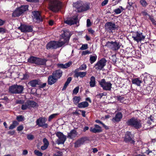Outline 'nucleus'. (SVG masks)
Wrapping results in <instances>:
<instances>
[{"instance_id": "f257e3e1", "label": "nucleus", "mask_w": 156, "mask_h": 156, "mask_svg": "<svg viewBox=\"0 0 156 156\" xmlns=\"http://www.w3.org/2000/svg\"><path fill=\"white\" fill-rule=\"evenodd\" d=\"M126 123L128 126H131L137 129L141 128L142 126L141 120L134 117L128 120Z\"/></svg>"}, {"instance_id": "f03ea898", "label": "nucleus", "mask_w": 156, "mask_h": 156, "mask_svg": "<svg viewBox=\"0 0 156 156\" xmlns=\"http://www.w3.org/2000/svg\"><path fill=\"white\" fill-rule=\"evenodd\" d=\"M62 6L61 2L58 0H49V8L53 12L59 11Z\"/></svg>"}, {"instance_id": "7ed1b4c3", "label": "nucleus", "mask_w": 156, "mask_h": 156, "mask_svg": "<svg viewBox=\"0 0 156 156\" xmlns=\"http://www.w3.org/2000/svg\"><path fill=\"white\" fill-rule=\"evenodd\" d=\"M23 90L24 87L23 86L14 84L9 87V91L12 94H20L23 93Z\"/></svg>"}, {"instance_id": "20e7f679", "label": "nucleus", "mask_w": 156, "mask_h": 156, "mask_svg": "<svg viewBox=\"0 0 156 156\" xmlns=\"http://www.w3.org/2000/svg\"><path fill=\"white\" fill-rule=\"evenodd\" d=\"M73 6L76 9L77 11L79 12L86 11L89 8L88 5L81 1H78L74 3Z\"/></svg>"}, {"instance_id": "39448f33", "label": "nucleus", "mask_w": 156, "mask_h": 156, "mask_svg": "<svg viewBox=\"0 0 156 156\" xmlns=\"http://www.w3.org/2000/svg\"><path fill=\"white\" fill-rule=\"evenodd\" d=\"M64 43L62 41H51L47 44L46 48L47 49L56 48L64 45Z\"/></svg>"}, {"instance_id": "423d86ee", "label": "nucleus", "mask_w": 156, "mask_h": 156, "mask_svg": "<svg viewBox=\"0 0 156 156\" xmlns=\"http://www.w3.org/2000/svg\"><path fill=\"white\" fill-rule=\"evenodd\" d=\"M27 5H22L17 9L13 13L12 16L13 17H18L20 16L22 14L28 9Z\"/></svg>"}, {"instance_id": "0eeeda50", "label": "nucleus", "mask_w": 156, "mask_h": 156, "mask_svg": "<svg viewBox=\"0 0 156 156\" xmlns=\"http://www.w3.org/2000/svg\"><path fill=\"white\" fill-rule=\"evenodd\" d=\"M99 83L103 89L106 90H110L112 84L110 82H106L104 79H102Z\"/></svg>"}, {"instance_id": "6e6552de", "label": "nucleus", "mask_w": 156, "mask_h": 156, "mask_svg": "<svg viewBox=\"0 0 156 156\" xmlns=\"http://www.w3.org/2000/svg\"><path fill=\"white\" fill-rule=\"evenodd\" d=\"M37 105L35 102L28 101L24 104H23L21 107V109L23 110H25L27 109H30L32 108H34Z\"/></svg>"}, {"instance_id": "1a4fd4ad", "label": "nucleus", "mask_w": 156, "mask_h": 156, "mask_svg": "<svg viewBox=\"0 0 156 156\" xmlns=\"http://www.w3.org/2000/svg\"><path fill=\"white\" fill-rule=\"evenodd\" d=\"M106 46L113 50H117L120 47L119 43L117 42H108L105 45Z\"/></svg>"}, {"instance_id": "9d476101", "label": "nucleus", "mask_w": 156, "mask_h": 156, "mask_svg": "<svg viewBox=\"0 0 156 156\" xmlns=\"http://www.w3.org/2000/svg\"><path fill=\"white\" fill-rule=\"evenodd\" d=\"M106 62L107 61L106 59L103 58L97 62L94 67L97 70H102L106 65Z\"/></svg>"}, {"instance_id": "9b49d317", "label": "nucleus", "mask_w": 156, "mask_h": 156, "mask_svg": "<svg viewBox=\"0 0 156 156\" xmlns=\"http://www.w3.org/2000/svg\"><path fill=\"white\" fill-rule=\"evenodd\" d=\"M46 121L47 119L45 118L41 117L37 119L36 123L39 126L46 128L48 126V125L46 123Z\"/></svg>"}, {"instance_id": "f8f14e48", "label": "nucleus", "mask_w": 156, "mask_h": 156, "mask_svg": "<svg viewBox=\"0 0 156 156\" xmlns=\"http://www.w3.org/2000/svg\"><path fill=\"white\" fill-rule=\"evenodd\" d=\"M132 37L134 40L136 41L137 42L141 41L144 40L145 38V36L143 35L142 33L140 32H134L133 34Z\"/></svg>"}, {"instance_id": "ddd939ff", "label": "nucleus", "mask_w": 156, "mask_h": 156, "mask_svg": "<svg viewBox=\"0 0 156 156\" xmlns=\"http://www.w3.org/2000/svg\"><path fill=\"white\" fill-rule=\"evenodd\" d=\"M89 140L87 137H83L78 139L74 143V147L76 148L80 147Z\"/></svg>"}, {"instance_id": "4468645a", "label": "nucleus", "mask_w": 156, "mask_h": 156, "mask_svg": "<svg viewBox=\"0 0 156 156\" xmlns=\"http://www.w3.org/2000/svg\"><path fill=\"white\" fill-rule=\"evenodd\" d=\"M56 136L58 137V144H63L66 140V136L61 132H57L56 133Z\"/></svg>"}, {"instance_id": "2eb2a0df", "label": "nucleus", "mask_w": 156, "mask_h": 156, "mask_svg": "<svg viewBox=\"0 0 156 156\" xmlns=\"http://www.w3.org/2000/svg\"><path fill=\"white\" fill-rule=\"evenodd\" d=\"M18 29L23 32H31L33 31V27L32 26L24 25H21L18 27Z\"/></svg>"}, {"instance_id": "dca6fc26", "label": "nucleus", "mask_w": 156, "mask_h": 156, "mask_svg": "<svg viewBox=\"0 0 156 156\" xmlns=\"http://www.w3.org/2000/svg\"><path fill=\"white\" fill-rule=\"evenodd\" d=\"M116 27L115 24L111 22H108L105 25V29L110 32H112V31L115 30Z\"/></svg>"}, {"instance_id": "f3484780", "label": "nucleus", "mask_w": 156, "mask_h": 156, "mask_svg": "<svg viewBox=\"0 0 156 156\" xmlns=\"http://www.w3.org/2000/svg\"><path fill=\"white\" fill-rule=\"evenodd\" d=\"M70 33L69 32L66 31L64 32V33L62 34V37L61 38V40L62 41L64 42V44L67 43L69 41L70 37Z\"/></svg>"}, {"instance_id": "a211bd4d", "label": "nucleus", "mask_w": 156, "mask_h": 156, "mask_svg": "<svg viewBox=\"0 0 156 156\" xmlns=\"http://www.w3.org/2000/svg\"><path fill=\"white\" fill-rule=\"evenodd\" d=\"M78 21V18L77 16H74L71 18H70L64 21V23L69 25H72L75 24H76Z\"/></svg>"}, {"instance_id": "6ab92c4d", "label": "nucleus", "mask_w": 156, "mask_h": 156, "mask_svg": "<svg viewBox=\"0 0 156 156\" xmlns=\"http://www.w3.org/2000/svg\"><path fill=\"white\" fill-rule=\"evenodd\" d=\"M32 13L34 16L33 19L34 21L36 22H40L42 21V20L39 12L34 11Z\"/></svg>"}, {"instance_id": "aec40b11", "label": "nucleus", "mask_w": 156, "mask_h": 156, "mask_svg": "<svg viewBox=\"0 0 156 156\" xmlns=\"http://www.w3.org/2000/svg\"><path fill=\"white\" fill-rule=\"evenodd\" d=\"M90 131L93 133H96L101 132L102 129L100 126L95 124L94 125V127L90 128Z\"/></svg>"}, {"instance_id": "412c9836", "label": "nucleus", "mask_w": 156, "mask_h": 156, "mask_svg": "<svg viewBox=\"0 0 156 156\" xmlns=\"http://www.w3.org/2000/svg\"><path fill=\"white\" fill-rule=\"evenodd\" d=\"M130 132H126L124 138V141L126 143L129 142L131 144H133L135 141L132 140Z\"/></svg>"}, {"instance_id": "4be33fe9", "label": "nucleus", "mask_w": 156, "mask_h": 156, "mask_svg": "<svg viewBox=\"0 0 156 156\" xmlns=\"http://www.w3.org/2000/svg\"><path fill=\"white\" fill-rule=\"evenodd\" d=\"M57 80L58 79L52 75H50L48 78V84L49 85H52L55 83Z\"/></svg>"}, {"instance_id": "5701e85b", "label": "nucleus", "mask_w": 156, "mask_h": 156, "mask_svg": "<svg viewBox=\"0 0 156 156\" xmlns=\"http://www.w3.org/2000/svg\"><path fill=\"white\" fill-rule=\"evenodd\" d=\"M62 71L61 70L58 69L54 71L52 75L58 80L62 76Z\"/></svg>"}, {"instance_id": "b1692460", "label": "nucleus", "mask_w": 156, "mask_h": 156, "mask_svg": "<svg viewBox=\"0 0 156 156\" xmlns=\"http://www.w3.org/2000/svg\"><path fill=\"white\" fill-rule=\"evenodd\" d=\"M77 135V131L74 129H73L68 133L67 137L69 139H73L76 137Z\"/></svg>"}, {"instance_id": "393cba45", "label": "nucleus", "mask_w": 156, "mask_h": 156, "mask_svg": "<svg viewBox=\"0 0 156 156\" xmlns=\"http://www.w3.org/2000/svg\"><path fill=\"white\" fill-rule=\"evenodd\" d=\"M122 114L121 112L117 113L115 116L112 119V121L114 122L119 121L122 118Z\"/></svg>"}, {"instance_id": "a878e982", "label": "nucleus", "mask_w": 156, "mask_h": 156, "mask_svg": "<svg viewBox=\"0 0 156 156\" xmlns=\"http://www.w3.org/2000/svg\"><path fill=\"white\" fill-rule=\"evenodd\" d=\"M72 62H69L65 64L63 63L58 64L57 65L58 66L61 68L66 69L70 66L72 65Z\"/></svg>"}, {"instance_id": "bb28decb", "label": "nucleus", "mask_w": 156, "mask_h": 156, "mask_svg": "<svg viewBox=\"0 0 156 156\" xmlns=\"http://www.w3.org/2000/svg\"><path fill=\"white\" fill-rule=\"evenodd\" d=\"M39 80H34L28 82V84L32 87H36L37 85L39 84Z\"/></svg>"}, {"instance_id": "cd10ccee", "label": "nucleus", "mask_w": 156, "mask_h": 156, "mask_svg": "<svg viewBox=\"0 0 156 156\" xmlns=\"http://www.w3.org/2000/svg\"><path fill=\"white\" fill-rule=\"evenodd\" d=\"M38 58L35 57L31 56L28 58V61L29 62L37 64Z\"/></svg>"}, {"instance_id": "c85d7f7f", "label": "nucleus", "mask_w": 156, "mask_h": 156, "mask_svg": "<svg viewBox=\"0 0 156 156\" xmlns=\"http://www.w3.org/2000/svg\"><path fill=\"white\" fill-rule=\"evenodd\" d=\"M43 141L44 143V145L41 147V149L42 150H44L48 147L49 145V143L47 140L45 138L43 139Z\"/></svg>"}, {"instance_id": "c756f323", "label": "nucleus", "mask_w": 156, "mask_h": 156, "mask_svg": "<svg viewBox=\"0 0 156 156\" xmlns=\"http://www.w3.org/2000/svg\"><path fill=\"white\" fill-rule=\"evenodd\" d=\"M89 105L87 101H83L78 105V107L80 108H85L87 107Z\"/></svg>"}, {"instance_id": "7c9ffc66", "label": "nucleus", "mask_w": 156, "mask_h": 156, "mask_svg": "<svg viewBox=\"0 0 156 156\" xmlns=\"http://www.w3.org/2000/svg\"><path fill=\"white\" fill-rule=\"evenodd\" d=\"M132 82L133 84H135L137 86H140L142 81L140 80L138 78H135L132 79Z\"/></svg>"}, {"instance_id": "2f4dec72", "label": "nucleus", "mask_w": 156, "mask_h": 156, "mask_svg": "<svg viewBox=\"0 0 156 156\" xmlns=\"http://www.w3.org/2000/svg\"><path fill=\"white\" fill-rule=\"evenodd\" d=\"M47 60L45 59H42L39 58H38L37 64L44 65H45L46 62Z\"/></svg>"}, {"instance_id": "473e14b6", "label": "nucleus", "mask_w": 156, "mask_h": 156, "mask_svg": "<svg viewBox=\"0 0 156 156\" xmlns=\"http://www.w3.org/2000/svg\"><path fill=\"white\" fill-rule=\"evenodd\" d=\"M90 86L91 87H93L95 86V79L94 76H92L91 77L90 82Z\"/></svg>"}, {"instance_id": "72a5a7b5", "label": "nucleus", "mask_w": 156, "mask_h": 156, "mask_svg": "<svg viewBox=\"0 0 156 156\" xmlns=\"http://www.w3.org/2000/svg\"><path fill=\"white\" fill-rule=\"evenodd\" d=\"M81 98L80 97L75 96L73 98V102L75 105H77L80 101Z\"/></svg>"}, {"instance_id": "f704fd0d", "label": "nucleus", "mask_w": 156, "mask_h": 156, "mask_svg": "<svg viewBox=\"0 0 156 156\" xmlns=\"http://www.w3.org/2000/svg\"><path fill=\"white\" fill-rule=\"evenodd\" d=\"M71 80L72 78L71 77H69L67 79V81L65 83L64 86L62 89V90H64L66 89L68 85L71 81Z\"/></svg>"}, {"instance_id": "c9c22d12", "label": "nucleus", "mask_w": 156, "mask_h": 156, "mask_svg": "<svg viewBox=\"0 0 156 156\" xmlns=\"http://www.w3.org/2000/svg\"><path fill=\"white\" fill-rule=\"evenodd\" d=\"M87 74V72H79L77 73L76 74V76L80 77L81 78H83Z\"/></svg>"}, {"instance_id": "e433bc0d", "label": "nucleus", "mask_w": 156, "mask_h": 156, "mask_svg": "<svg viewBox=\"0 0 156 156\" xmlns=\"http://www.w3.org/2000/svg\"><path fill=\"white\" fill-rule=\"evenodd\" d=\"M124 10L122 6H120L119 8L115 9L114 10V12L116 14L120 13Z\"/></svg>"}, {"instance_id": "4c0bfd02", "label": "nucleus", "mask_w": 156, "mask_h": 156, "mask_svg": "<svg viewBox=\"0 0 156 156\" xmlns=\"http://www.w3.org/2000/svg\"><path fill=\"white\" fill-rule=\"evenodd\" d=\"M97 56H91L90 58V61L91 64L95 62L97 59Z\"/></svg>"}, {"instance_id": "58836bf2", "label": "nucleus", "mask_w": 156, "mask_h": 156, "mask_svg": "<svg viewBox=\"0 0 156 156\" xmlns=\"http://www.w3.org/2000/svg\"><path fill=\"white\" fill-rule=\"evenodd\" d=\"M140 2L142 6L144 7H146L148 5V3L145 0H141Z\"/></svg>"}, {"instance_id": "ea45409f", "label": "nucleus", "mask_w": 156, "mask_h": 156, "mask_svg": "<svg viewBox=\"0 0 156 156\" xmlns=\"http://www.w3.org/2000/svg\"><path fill=\"white\" fill-rule=\"evenodd\" d=\"M128 5L127 6V8L129 9H130L132 8H133V7L132 6V5L133 3L131 1H130L129 0H128Z\"/></svg>"}, {"instance_id": "a19ab883", "label": "nucleus", "mask_w": 156, "mask_h": 156, "mask_svg": "<svg viewBox=\"0 0 156 156\" xmlns=\"http://www.w3.org/2000/svg\"><path fill=\"white\" fill-rule=\"evenodd\" d=\"M58 115V114L57 113H55L51 115L49 117L48 121H50L52 119L55 118V117L57 115Z\"/></svg>"}, {"instance_id": "79ce46f5", "label": "nucleus", "mask_w": 156, "mask_h": 156, "mask_svg": "<svg viewBox=\"0 0 156 156\" xmlns=\"http://www.w3.org/2000/svg\"><path fill=\"white\" fill-rule=\"evenodd\" d=\"M141 13L144 16H146L147 18V16H148V17H149L150 16L148 14L147 11L146 10L142 11L141 12Z\"/></svg>"}, {"instance_id": "37998d69", "label": "nucleus", "mask_w": 156, "mask_h": 156, "mask_svg": "<svg viewBox=\"0 0 156 156\" xmlns=\"http://www.w3.org/2000/svg\"><path fill=\"white\" fill-rule=\"evenodd\" d=\"M86 68V65L85 64H83L79 68V69L80 70H83L85 69Z\"/></svg>"}, {"instance_id": "c03bdc74", "label": "nucleus", "mask_w": 156, "mask_h": 156, "mask_svg": "<svg viewBox=\"0 0 156 156\" xmlns=\"http://www.w3.org/2000/svg\"><path fill=\"white\" fill-rule=\"evenodd\" d=\"M34 153L36 155L38 156H42L43 155V154L41 152L37 150H35L34 151Z\"/></svg>"}, {"instance_id": "a18cd8bd", "label": "nucleus", "mask_w": 156, "mask_h": 156, "mask_svg": "<svg viewBox=\"0 0 156 156\" xmlns=\"http://www.w3.org/2000/svg\"><path fill=\"white\" fill-rule=\"evenodd\" d=\"M79 89V87H76L74 89L73 94H76L78 92Z\"/></svg>"}, {"instance_id": "49530a36", "label": "nucleus", "mask_w": 156, "mask_h": 156, "mask_svg": "<svg viewBox=\"0 0 156 156\" xmlns=\"http://www.w3.org/2000/svg\"><path fill=\"white\" fill-rule=\"evenodd\" d=\"M149 18L151 20L153 24L156 25V21L152 17L150 16Z\"/></svg>"}, {"instance_id": "de8ad7c7", "label": "nucleus", "mask_w": 156, "mask_h": 156, "mask_svg": "<svg viewBox=\"0 0 156 156\" xmlns=\"http://www.w3.org/2000/svg\"><path fill=\"white\" fill-rule=\"evenodd\" d=\"M88 48V45L87 44H84L82 45L80 49L81 50H84L87 49Z\"/></svg>"}, {"instance_id": "09e8293b", "label": "nucleus", "mask_w": 156, "mask_h": 156, "mask_svg": "<svg viewBox=\"0 0 156 156\" xmlns=\"http://www.w3.org/2000/svg\"><path fill=\"white\" fill-rule=\"evenodd\" d=\"M27 138L29 140H32L34 139V137L31 134H28L27 136Z\"/></svg>"}, {"instance_id": "8fccbe9b", "label": "nucleus", "mask_w": 156, "mask_h": 156, "mask_svg": "<svg viewBox=\"0 0 156 156\" xmlns=\"http://www.w3.org/2000/svg\"><path fill=\"white\" fill-rule=\"evenodd\" d=\"M62 152L60 151H58L56 153L54 154V156H61L62 155Z\"/></svg>"}, {"instance_id": "3c124183", "label": "nucleus", "mask_w": 156, "mask_h": 156, "mask_svg": "<svg viewBox=\"0 0 156 156\" xmlns=\"http://www.w3.org/2000/svg\"><path fill=\"white\" fill-rule=\"evenodd\" d=\"M16 119L18 121H21L23 120V117L22 115H19L17 117Z\"/></svg>"}, {"instance_id": "603ef678", "label": "nucleus", "mask_w": 156, "mask_h": 156, "mask_svg": "<svg viewBox=\"0 0 156 156\" xmlns=\"http://www.w3.org/2000/svg\"><path fill=\"white\" fill-rule=\"evenodd\" d=\"M15 132L14 130L9 131L7 133V134L12 136L14 134Z\"/></svg>"}, {"instance_id": "864d4df0", "label": "nucleus", "mask_w": 156, "mask_h": 156, "mask_svg": "<svg viewBox=\"0 0 156 156\" xmlns=\"http://www.w3.org/2000/svg\"><path fill=\"white\" fill-rule=\"evenodd\" d=\"M23 125H20L17 128V130L18 131H20L23 130Z\"/></svg>"}, {"instance_id": "5fc2aeb1", "label": "nucleus", "mask_w": 156, "mask_h": 156, "mask_svg": "<svg viewBox=\"0 0 156 156\" xmlns=\"http://www.w3.org/2000/svg\"><path fill=\"white\" fill-rule=\"evenodd\" d=\"M24 101L23 100H17L16 102V104H23L24 103Z\"/></svg>"}, {"instance_id": "6e6d98bb", "label": "nucleus", "mask_w": 156, "mask_h": 156, "mask_svg": "<svg viewBox=\"0 0 156 156\" xmlns=\"http://www.w3.org/2000/svg\"><path fill=\"white\" fill-rule=\"evenodd\" d=\"M87 26L88 27H90L91 25V23L90 21V20L89 19H87Z\"/></svg>"}, {"instance_id": "4d7b16f0", "label": "nucleus", "mask_w": 156, "mask_h": 156, "mask_svg": "<svg viewBox=\"0 0 156 156\" xmlns=\"http://www.w3.org/2000/svg\"><path fill=\"white\" fill-rule=\"evenodd\" d=\"M108 2V0H104L101 3V5L104 6Z\"/></svg>"}, {"instance_id": "13d9d810", "label": "nucleus", "mask_w": 156, "mask_h": 156, "mask_svg": "<svg viewBox=\"0 0 156 156\" xmlns=\"http://www.w3.org/2000/svg\"><path fill=\"white\" fill-rule=\"evenodd\" d=\"M29 77V76L28 74L26 73L23 74V80H25L27 79Z\"/></svg>"}, {"instance_id": "bf43d9fd", "label": "nucleus", "mask_w": 156, "mask_h": 156, "mask_svg": "<svg viewBox=\"0 0 156 156\" xmlns=\"http://www.w3.org/2000/svg\"><path fill=\"white\" fill-rule=\"evenodd\" d=\"M12 124L16 127L18 125V122L16 121H14L13 122Z\"/></svg>"}, {"instance_id": "052dcab7", "label": "nucleus", "mask_w": 156, "mask_h": 156, "mask_svg": "<svg viewBox=\"0 0 156 156\" xmlns=\"http://www.w3.org/2000/svg\"><path fill=\"white\" fill-rule=\"evenodd\" d=\"M89 53H90V52L89 51H86L83 52V55H86Z\"/></svg>"}, {"instance_id": "680f3d73", "label": "nucleus", "mask_w": 156, "mask_h": 156, "mask_svg": "<svg viewBox=\"0 0 156 156\" xmlns=\"http://www.w3.org/2000/svg\"><path fill=\"white\" fill-rule=\"evenodd\" d=\"M88 31L90 33L92 34H93L94 32V31L92 30L91 28L89 29L88 30Z\"/></svg>"}, {"instance_id": "e2e57ef3", "label": "nucleus", "mask_w": 156, "mask_h": 156, "mask_svg": "<svg viewBox=\"0 0 156 156\" xmlns=\"http://www.w3.org/2000/svg\"><path fill=\"white\" fill-rule=\"evenodd\" d=\"M80 112H81L83 116L85 117V112L83 110H79Z\"/></svg>"}, {"instance_id": "0e129e2a", "label": "nucleus", "mask_w": 156, "mask_h": 156, "mask_svg": "<svg viewBox=\"0 0 156 156\" xmlns=\"http://www.w3.org/2000/svg\"><path fill=\"white\" fill-rule=\"evenodd\" d=\"M16 127L15 126H14L12 124H11L10 126L9 127V129H12L14 128H15Z\"/></svg>"}, {"instance_id": "69168bd1", "label": "nucleus", "mask_w": 156, "mask_h": 156, "mask_svg": "<svg viewBox=\"0 0 156 156\" xmlns=\"http://www.w3.org/2000/svg\"><path fill=\"white\" fill-rule=\"evenodd\" d=\"M104 95H105L103 93H101L97 95V96L98 97V98H102V97Z\"/></svg>"}, {"instance_id": "338daca9", "label": "nucleus", "mask_w": 156, "mask_h": 156, "mask_svg": "<svg viewBox=\"0 0 156 156\" xmlns=\"http://www.w3.org/2000/svg\"><path fill=\"white\" fill-rule=\"evenodd\" d=\"M28 153V151L27 150H24L23 151V154L24 155H25L27 154Z\"/></svg>"}, {"instance_id": "774afa93", "label": "nucleus", "mask_w": 156, "mask_h": 156, "mask_svg": "<svg viewBox=\"0 0 156 156\" xmlns=\"http://www.w3.org/2000/svg\"><path fill=\"white\" fill-rule=\"evenodd\" d=\"M5 32V30L4 29L0 28V33H3Z\"/></svg>"}]
</instances>
